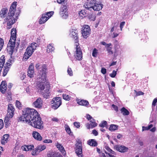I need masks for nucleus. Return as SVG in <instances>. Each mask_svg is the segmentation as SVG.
<instances>
[{
	"instance_id": "64",
	"label": "nucleus",
	"mask_w": 157,
	"mask_h": 157,
	"mask_svg": "<svg viewBox=\"0 0 157 157\" xmlns=\"http://www.w3.org/2000/svg\"><path fill=\"white\" fill-rule=\"evenodd\" d=\"M93 117L89 114H87L86 115V118L88 120L90 121L91 119H92Z\"/></svg>"
},
{
	"instance_id": "25",
	"label": "nucleus",
	"mask_w": 157,
	"mask_h": 157,
	"mask_svg": "<svg viewBox=\"0 0 157 157\" xmlns=\"http://www.w3.org/2000/svg\"><path fill=\"white\" fill-rule=\"evenodd\" d=\"M41 149V145H38L36 147L35 150H33L32 151V154L33 155H37L40 152L42 151Z\"/></svg>"
},
{
	"instance_id": "30",
	"label": "nucleus",
	"mask_w": 157,
	"mask_h": 157,
	"mask_svg": "<svg viewBox=\"0 0 157 157\" xmlns=\"http://www.w3.org/2000/svg\"><path fill=\"white\" fill-rule=\"evenodd\" d=\"M96 14L94 13H92L89 14L87 16L88 18L91 21H94L96 18Z\"/></svg>"
},
{
	"instance_id": "2",
	"label": "nucleus",
	"mask_w": 157,
	"mask_h": 157,
	"mask_svg": "<svg viewBox=\"0 0 157 157\" xmlns=\"http://www.w3.org/2000/svg\"><path fill=\"white\" fill-rule=\"evenodd\" d=\"M23 113L19 119L20 121H25L26 123L30 121V120L38 114V112L34 109L26 108L23 111Z\"/></svg>"
},
{
	"instance_id": "21",
	"label": "nucleus",
	"mask_w": 157,
	"mask_h": 157,
	"mask_svg": "<svg viewBox=\"0 0 157 157\" xmlns=\"http://www.w3.org/2000/svg\"><path fill=\"white\" fill-rule=\"evenodd\" d=\"M57 148L62 153L63 155H66V152L63 146L58 142H57L56 145Z\"/></svg>"
},
{
	"instance_id": "17",
	"label": "nucleus",
	"mask_w": 157,
	"mask_h": 157,
	"mask_svg": "<svg viewBox=\"0 0 157 157\" xmlns=\"http://www.w3.org/2000/svg\"><path fill=\"white\" fill-rule=\"evenodd\" d=\"M11 62L10 61L9 63L6 62L5 64V66L4 67L3 71L2 76L3 77L6 76L7 73L8 72L11 66L10 63Z\"/></svg>"
},
{
	"instance_id": "39",
	"label": "nucleus",
	"mask_w": 157,
	"mask_h": 157,
	"mask_svg": "<svg viewBox=\"0 0 157 157\" xmlns=\"http://www.w3.org/2000/svg\"><path fill=\"white\" fill-rule=\"evenodd\" d=\"M26 52H27V53H30V55H31V56L32 55L33 52H34L33 50V49H31V48L29 47L27 48L26 50Z\"/></svg>"
},
{
	"instance_id": "35",
	"label": "nucleus",
	"mask_w": 157,
	"mask_h": 157,
	"mask_svg": "<svg viewBox=\"0 0 157 157\" xmlns=\"http://www.w3.org/2000/svg\"><path fill=\"white\" fill-rule=\"evenodd\" d=\"M30 55V53H27V52H26L25 51L24 55V56L23 57V59L24 60H27L31 56V55Z\"/></svg>"
},
{
	"instance_id": "26",
	"label": "nucleus",
	"mask_w": 157,
	"mask_h": 157,
	"mask_svg": "<svg viewBox=\"0 0 157 157\" xmlns=\"http://www.w3.org/2000/svg\"><path fill=\"white\" fill-rule=\"evenodd\" d=\"M77 102L79 105L84 106H87L89 105V102L83 99L77 100Z\"/></svg>"
},
{
	"instance_id": "9",
	"label": "nucleus",
	"mask_w": 157,
	"mask_h": 157,
	"mask_svg": "<svg viewBox=\"0 0 157 157\" xmlns=\"http://www.w3.org/2000/svg\"><path fill=\"white\" fill-rule=\"evenodd\" d=\"M81 30L82 36L85 38H86L90 34V26L88 25H84Z\"/></svg>"
},
{
	"instance_id": "47",
	"label": "nucleus",
	"mask_w": 157,
	"mask_h": 157,
	"mask_svg": "<svg viewBox=\"0 0 157 157\" xmlns=\"http://www.w3.org/2000/svg\"><path fill=\"white\" fill-rule=\"evenodd\" d=\"M105 149L109 152L113 154H115V152L113 151L111 149L110 147L108 146H105Z\"/></svg>"
},
{
	"instance_id": "16",
	"label": "nucleus",
	"mask_w": 157,
	"mask_h": 157,
	"mask_svg": "<svg viewBox=\"0 0 157 157\" xmlns=\"http://www.w3.org/2000/svg\"><path fill=\"white\" fill-rule=\"evenodd\" d=\"M50 86V85H46V89L44 90V92H43V97L46 98H48L51 95V94L49 91Z\"/></svg>"
},
{
	"instance_id": "4",
	"label": "nucleus",
	"mask_w": 157,
	"mask_h": 157,
	"mask_svg": "<svg viewBox=\"0 0 157 157\" xmlns=\"http://www.w3.org/2000/svg\"><path fill=\"white\" fill-rule=\"evenodd\" d=\"M27 123L36 128L41 129L43 128V122L41 120L39 114L37 115V116L31 120L30 121L28 122Z\"/></svg>"
},
{
	"instance_id": "27",
	"label": "nucleus",
	"mask_w": 157,
	"mask_h": 157,
	"mask_svg": "<svg viewBox=\"0 0 157 157\" xmlns=\"http://www.w3.org/2000/svg\"><path fill=\"white\" fill-rule=\"evenodd\" d=\"M87 144L92 147H96L98 145V143L94 139H90L87 141Z\"/></svg>"
},
{
	"instance_id": "36",
	"label": "nucleus",
	"mask_w": 157,
	"mask_h": 157,
	"mask_svg": "<svg viewBox=\"0 0 157 157\" xmlns=\"http://www.w3.org/2000/svg\"><path fill=\"white\" fill-rule=\"evenodd\" d=\"M54 13V12L53 11H51L45 13L44 14H45V16H46L49 19L52 16Z\"/></svg>"
},
{
	"instance_id": "10",
	"label": "nucleus",
	"mask_w": 157,
	"mask_h": 157,
	"mask_svg": "<svg viewBox=\"0 0 157 157\" xmlns=\"http://www.w3.org/2000/svg\"><path fill=\"white\" fill-rule=\"evenodd\" d=\"M15 109L12 104H9L8 105L7 113L6 116L9 117H12L14 114Z\"/></svg>"
},
{
	"instance_id": "43",
	"label": "nucleus",
	"mask_w": 157,
	"mask_h": 157,
	"mask_svg": "<svg viewBox=\"0 0 157 157\" xmlns=\"http://www.w3.org/2000/svg\"><path fill=\"white\" fill-rule=\"evenodd\" d=\"M37 45V44L36 43H33L29 47L33 49V50L34 51L36 49Z\"/></svg>"
},
{
	"instance_id": "54",
	"label": "nucleus",
	"mask_w": 157,
	"mask_h": 157,
	"mask_svg": "<svg viewBox=\"0 0 157 157\" xmlns=\"http://www.w3.org/2000/svg\"><path fill=\"white\" fill-rule=\"evenodd\" d=\"M4 126L3 121L2 119H0V130Z\"/></svg>"
},
{
	"instance_id": "8",
	"label": "nucleus",
	"mask_w": 157,
	"mask_h": 157,
	"mask_svg": "<svg viewBox=\"0 0 157 157\" xmlns=\"http://www.w3.org/2000/svg\"><path fill=\"white\" fill-rule=\"evenodd\" d=\"M70 35L71 37L74 40L75 44H79V37L77 30L73 29H71L70 31Z\"/></svg>"
},
{
	"instance_id": "41",
	"label": "nucleus",
	"mask_w": 157,
	"mask_h": 157,
	"mask_svg": "<svg viewBox=\"0 0 157 157\" xmlns=\"http://www.w3.org/2000/svg\"><path fill=\"white\" fill-rule=\"evenodd\" d=\"M15 105L16 107L19 109H21L22 107V105L21 103L19 101H16Z\"/></svg>"
},
{
	"instance_id": "28",
	"label": "nucleus",
	"mask_w": 157,
	"mask_h": 157,
	"mask_svg": "<svg viewBox=\"0 0 157 157\" xmlns=\"http://www.w3.org/2000/svg\"><path fill=\"white\" fill-rule=\"evenodd\" d=\"M112 44L111 43L107 44V46H106V50L108 53L109 54L112 55L113 53V51H112Z\"/></svg>"
},
{
	"instance_id": "48",
	"label": "nucleus",
	"mask_w": 157,
	"mask_h": 157,
	"mask_svg": "<svg viewBox=\"0 0 157 157\" xmlns=\"http://www.w3.org/2000/svg\"><path fill=\"white\" fill-rule=\"evenodd\" d=\"M63 99L69 101L71 97L68 95L63 94Z\"/></svg>"
},
{
	"instance_id": "55",
	"label": "nucleus",
	"mask_w": 157,
	"mask_h": 157,
	"mask_svg": "<svg viewBox=\"0 0 157 157\" xmlns=\"http://www.w3.org/2000/svg\"><path fill=\"white\" fill-rule=\"evenodd\" d=\"M125 24V22L124 21H123L120 24V28L121 29V31L122 30V29L123 27L124 26Z\"/></svg>"
},
{
	"instance_id": "59",
	"label": "nucleus",
	"mask_w": 157,
	"mask_h": 157,
	"mask_svg": "<svg viewBox=\"0 0 157 157\" xmlns=\"http://www.w3.org/2000/svg\"><path fill=\"white\" fill-rule=\"evenodd\" d=\"M92 133L95 136H97L98 135V132L95 129H94L93 130Z\"/></svg>"
},
{
	"instance_id": "56",
	"label": "nucleus",
	"mask_w": 157,
	"mask_h": 157,
	"mask_svg": "<svg viewBox=\"0 0 157 157\" xmlns=\"http://www.w3.org/2000/svg\"><path fill=\"white\" fill-rule=\"evenodd\" d=\"M157 102V98H155L152 103V106L155 107L156 105V103Z\"/></svg>"
},
{
	"instance_id": "12",
	"label": "nucleus",
	"mask_w": 157,
	"mask_h": 157,
	"mask_svg": "<svg viewBox=\"0 0 157 157\" xmlns=\"http://www.w3.org/2000/svg\"><path fill=\"white\" fill-rule=\"evenodd\" d=\"M93 10L94 11H99L101 10L103 7V5L101 3L97 2L96 0H93Z\"/></svg>"
},
{
	"instance_id": "40",
	"label": "nucleus",
	"mask_w": 157,
	"mask_h": 157,
	"mask_svg": "<svg viewBox=\"0 0 157 157\" xmlns=\"http://www.w3.org/2000/svg\"><path fill=\"white\" fill-rule=\"evenodd\" d=\"M98 53V50L96 48H94L93 51L92 53V56L94 57H96L97 56V54Z\"/></svg>"
},
{
	"instance_id": "33",
	"label": "nucleus",
	"mask_w": 157,
	"mask_h": 157,
	"mask_svg": "<svg viewBox=\"0 0 157 157\" xmlns=\"http://www.w3.org/2000/svg\"><path fill=\"white\" fill-rule=\"evenodd\" d=\"M118 129V126L117 125L112 124H111L109 128L110 131H113L117 130Z\"/></svg>"
},
{
	"instance_id": "49",
	"label": "nucleus",
	"mask_w": 157,
	"mask_h": 157,
	"mask_svg": "<svg viewBox=\"0 0 157 157\" xmlns=\"http://www.w3.org/2000/svg\"><path fill=\"white\" fill-rule=\"evenodd\" d=\"M117 71L113 70L112 73L110 74V76L112 78H114L117 75Z\"/></svg>"
},
{
	"instance_id": "23",
	"label": "nucleus",
	"mask_w": 157,
	"mask_h": 157,
	"mask_svg": "<svg viewBox=\"0 0 157 157\" xmlns=\"http://www.w3.org/2000/svg\"><path fill=\"white\" fill-rule=\"evenodd\" d=\"M48 157H63L59 153L55 152H51L47 155Z\"/></svg>"
},
{
	"instance_id": "57",
	"label": "nucleus",
	"mask_w": 157,
	"mask_h": 157,
	"mask_svg": "<svg viewBox=\"0 0 157 157\" xmlns=\"http://www.w3.org/2000/svg\"><path fill=\"white\" fill-rule=\"evenodd\" d=\"M112 106L115 111H116L117 112L118 111V108L117 106L115 105L114 104H112Z\"/></svg>"
},
{
	"instance_id": "18",
	"label": "nucleus",
	"mask_w": 157,
	"mask_h": 157,
	"mask_svg": "<svg viewBox=\"0 0 157 157\" xmlns=\"http://www.w3.org/2000/svg\"><path fill=\"white\" fill-rule=\"evenodd\" d=\"M34 65L33 63H31L29 67L28 75L30 78H32L34 76Z\"/></svg>"
},
{
	"instance_id": "46",
	"label": "nucleus",
	"mask_w": 157,
	"mask_h": 157,
	"mask_svg": "<svg viewBox=\"0 0 157 157\" xmlns=\"http://www.w3.org/2000/svg\"><path fill=\"white\" fill-rule=\"evenodd\" d=\"M65 130L67 132L69 135H72V133L71 132V130L68 126L66 127Z\"/></svg>"
},
{
	"instance_id": "29",
	"label": "nucleus",
	"mask_w": 157,
	"mask_h": 157,
	"mask_svg": "<svg viewBox=\"0 0 157 157\" xmlns=\"http://www.w3.org/2000/svg\"><path fill=\"white\" fill-rule=\"evenodd\" d=\"M9 135L6 134L3 135L2 140L1 142L2 144H5L6 143L8 140Z\"/></svg>"
},
{
	"instance_id": "38",
	"label": "nucleus",
	"mask_w": 157,
	"mask_h": 157,
	"mask_svg": "<svg viewBox=\"0 0 157 157\" xmlns=\"http://www.w3.org/2000/svg\"><path fill=\"white\" fill-rule=\"evenodd\" d=\"M90 121L92 124L93 127H95L97 125V124L96 123L95 120L93 118L90 120Z\"/></svg>"
},
{
	"instance_id": "63",
	"label": "nucleus",
	"mask_w": 157,
	"mask_h": 157,
	"mask_svg": "<svg viewBox=\"0 0 157 157\" xmlns=\"http://www.w3.org/2000/svg\"><path fill=\"white\" fill-rule=\"evenodd\" d=\"M13 86V84L11 83H10L8 84L7 90H11V89L12 88Z\"/></svg>"
},
{
	"instance_id": "20",
	"label": "nucleus",
	"mask_w": 157,
	"mask_h": 157,
	"mask_svg": "<svg viewBox=\"0 0 157 157\" xmlns=\"http://www.w3.org/2000/svg\"><path fill=\"white\" fill-rule=\"evenodd\" d=\"M32 136L35 140L40 141L42 139V137L40 134L36 131H33L32 132Z\"/></svg>"
},
{
	"instance_id": "45",
	"label": "nucleus",
	"mask_w": 157,
	"mask_h": 157,
	"mask_svg": "<svg viewBox=\"0 0 157 157\" xmlns=\"http://www.w3.org/2000/svg\"><path fill=\"white\" fill-rule=\"evenodd\" d=\"M107 125V122L106 121H102L99 124V126L104 128L105 127H106Z\"/></svg>"
},
{
	"instance_id": "3",
	"label": "nucleus",
	"mask_w": 157,
	"mask_h": 157,
	"mask_svg": "<svg viewBox=\"0 0 157 157\" xmlns=\"http://www.w3.org/2000/svg\"><path fill=\"white\" fill-rule=\"evenodd\" d=\"M11 36L7 44V51L8 53L12 57L13 53L15 46V41L16 38L17 30L15 28H12L11 31Z\"/></svg>"
},
{
	"instance_id": "14",
	"label": "nucleus",
	"mask_w": 157,
	"mask_h": 157,
	"mask_svg": "<svg viewBox=\"0 0 157 157\" xmlns=\"http://www.w3.org/2000/svg\"><path fill=\"white\" fill-rule=\"evenodd\" d=\"M7 90L6 82L5 81H2L0 85V90L2 94H4Z\"/></svg>"
},
{
	"instance_id": "51",
	"label": "nucleus",
	"mask_w": 157,
	"mask_h": 157,
	"mask_svg": "<svg viewBox=\"0 0 157 157\" xmlns=\"http://www.w3.org/2000/svg\"><path fill=\"white\" fill-rule=\"evenodd\" d=\"M67 72L68 74L70 75V76H72L73 74V72L72 70H71V68L69 67L67 69Z\"/></svg>"
},
{
	"instance_id": "37",
	"label": "nucleus",
	"mask_w": 157,
	"mask_h": 157,
	"mask_svg": "<svg viewBox=\"0 0 157 157\" xmlns=\"http://www.w3.org/2000/svg\"><path fill=\"white\" fill-rule=\"evenodd\" d=\"M153 126V125L152 124H151L149 125L147 127H145L143 126L142 127V131H143L145 130H148L149 129H151Z\"/></svg>"
},
{
	"instance_id": "62",
	"label": "nucleus",
	"mask_w": 157,
	"mask_h": 157,
	"mask_svg": "<svg viewBox=\"0 0 157 157\" xmlns=\"http://www.w3.org/2000/svg\"><path fill=\"white\" fill-rule=\"evenodd\" d=\"M101 72L103 74H105L106 72V70L104 68H102L101 70Z\"/></svg>"
},
{
	"instance_id": "31",
	"label": "nucleus",
	"mask_w": 157,
	"mask_h": 157,
	"mask_svg": "<svg viewBox=\"0 0 157 157\" xmlns=\"http://www.w3.org/2000/svg\"><path fill=\"white\" fill-rule=\"evenodd\" d=\"M12 118V117H8L7 116H6L5 117L4 122L5 123V126L7 128L10 124V119Z\"/></svg>"
},
{
	"instance_id": "52",
	"label": "nucleus",
	"mask_w": 157,
	"mask_h": 157,
	"mask_svg": "<svg viewBox=\"0 0 157 157\" xmlns=\"http://www.w3.org/2000/svg\"><path fill=\"white\" fill-rule=\"evenodd\" d=\"M27 149L28 151L31 150L34 148V145H27Z\"/></svg>"
},
{
	"instance_id": "15",
	"label": "nucleus",
	"mask_w": 157,
	"mask_h": 157,
	"mask_svg": "<svg viewBox=\"0 0 157 157\" xmlns=\"http://www.w3.org/2000/svg\"><path fill=\"white\" fill-rule=\"evenodd\" d=\"M115 147L117 151L122 153L126 152L128 150V147L123 145H116Z\"/></svg>"
},
{
	"instance_id": "24",
	"label": "nucleus",
	"mask_w": 157,
	"mask_h": 157,
	"mask_svg": "<svg viewBox=\"0 0 157 157\" xmlns=\"http://www.w3.org/2000/svg\"><path fill=\"white\" fill-rule=\"evenodd\" d=\"M93 0H91L90 2H88L85 3L84 6L85 8L88 10L91 11L93 7Z\"/></svg>"
},
{
	"instance_id": "58",
	"label": "nucleus",
	"mask_w": 157,
	"mask_h": 157,
	"mask_svg": "<svg viewBox=\"0 0 157 157\" xmlns=\"http://www.w3.org/2000/svg\"><path fill=\"white\" fill-rule=\"evenodd\" d=\"M44 143H52V141L51 140L48 139L44 140L43 141Z\"/></svg>"
},
{
	"instance_id": "1",
	"label": "nucleus",
	"mask_w": 157,
	"mask_h": 157,
	"mask_svg": "<svg viewBox=\"0 0 157 157\" xmlns=\"http://www.w3.org/2000/svg\"><path fill=\"white\" fill-rule=\"evenodd\" d=\"M17 2H14L11 4L7 16L6 15L8 12V10L6 8H2L0 12V17L1 18H5L3 24L6 23V29H9L12 28V25L14 24L18 18L19 13H16Z\"/></svg>"
},
{
	"instance_id": "19",
	"label": "nucleus",
	"mask_w": 157,
	"mask_h": 157,
	"mask_svg": "<svg viewBox=\"0 0 157 157\" xmlns=\"http://www.w3.org/2000/svg\"><path fill=\"white\" fill-rule=\"evenodd\" d=\"M46 85H49L48 84H47L46 83L42 82H39L37 86V88L39 90H40V91L45 90L46 89Z\"/></svg>"
},
{
	"instance_id": "53",
	"label": "nucleus",
	"mask_w": 157,
	"mask_h": 157,
	"mask_svg": "<svg viewBox=\"0 0 157 157\" xmlns=\"http://www.w3.org/2000/svg\"><path fill=\"white\" fill-rule=\"evenodd\" d=\"M74 125L77 128H78L80 127V123L78 122H75L74 123Z\"/></svg>"
},
{
	"instance_id": "6",
	"label": "nucleus",
	"mask_w": 157,
	"mask_h": 157,
	"mask_svg": "<svg viewBox=\"0 0 157 157\" xmlns=\"http://www.w3.org/2000/svg\"><path fill=\"white\" fill-rule=\"evenodd\" d=\"M75 152L78 157H84L82 154V144L81 141H78L75 144Z\"/></svg>"
},
{
	"instance_id": "44",
	"label": "nucleus",
	"mask_w": 157,
	"mask_h": 157,
	"mask_svg": "<svg viewBox=\"0 0 157 157\" xmlns=\"http://www.w3.org/2000/svg\"><path fill=\"white\" fill-rule=\"evenodd\" d=\"M47 70L46 66L44 64L43 65L41 71H42V75H46V71Z\"/></svg>"
},
{
	"instance_id": "50",
	"label": "nucleus",
	"mask_w": 157,
	"mask_h": 157,
	"mask_svg": "<svg viewBox=\"0 0 157 157\" xmlns=\"http://www.w3.org/2000/svg\"><path fill=\"white\" fill-rule=\"evenodd\" d=\"M86 126L88 129H89L90 128H94L93 127V126L91 123L89 124L88 123H87L86 124Z\"/></svg>"
},
{
	"instance_id": "42",
	"label": "nucleus",
	"mask_w": 157,
	"mask_h": 157,
	"mask_svg": "<svg viewBox=\"0 0 157 157\" xmlns=\"http://www.w3.org/2000/svg\"><path fill=\"white\" fill-rule=\"evenodd\" d=\"M4 44V40L1 38H0V51L2 49Z\"/></svg>"
},
{
	"instance_id": "7",
	"label": "nucleus",
	"mask_w": 157,
	"mask_h": 157,
	"mask_svg": "<svg viewBox=\"0 0 157 157\" xmlns=\"http://www.w3.org/2000/svg\"><path fill=\"white\" fill-rule=\"evenodd\" d=\"M52 108L54 109H57L61 104L62 102L59 97H56L53 98L51 101Z\"/></svg>"
},
{
	"instance_id": "22",
	"label": "nucleus",
	"mask_w": 157,
	"mask_h": 157,
	"mask_svg": "<svg viewBox=\"0 0 157 157\" xmlns=\"http://www.w3.org/2000/svg\"><path fill=\"white\" fill-rule=\"evenodd\" d=\"M49 19L45 16V14L43 13L41 15V17L39 21V23L40 24H43L44 23Z\"/></svg>"
},
{
	"instance_id": "13",
	"label": "nucleus",
	"mask_w": 157,
	"mask_h": 157,
	"mask_svg": "<svg viewBox=\"0 0 157 157\" xmlns=\"http://www.w3.org/2000/svg\"><path fill=\"white\" fill-rule=\"evenodd\" d=\"M43 104V101L41 98L39 97L33 103V105L34 107L40 109L42 108Z\"/></svg>"
},
{
	"instance_id": "60",
	"label": "nucleus",
	"mask_w": 157,
	"mask_h": 157,
	"mask_svg": "<svg viewBox=\"0 0 157 157\" xmlns=\"http://www.w3.org/2000/svg\"><path fill=\"white\" fill-rule=\"evenodd\" d=\"M134 91L136 93L137 95H143L144 94V93L141 91H139L138 92H137L136 90H134Z\"/></svg>"
},
{
	"instance_id": "61",
	"label": "nucleus",
	"mask_w": 157,
	"mask_h": 157,
	"mask_svg": "<svg viewBox=\"0 0 157 157\" xmlns=\"http://www.w3.org/2000/svg\"><path fill=\"white\" fill-rule=\"evenodd\" d=\"M21 149L23 151H28V149H27V145H24L21 147Z\"/></svg>"
},
{
	"instance_id": "11",
	"label": "nucleus",
	"mask_w": 157,
	"mask_h": 157,
	"mask_svg": "<svg viewBox=\"0 0 157 157\" xmlns=\"http://www.w3.org/2000/svg\"><path fill=\"white\" fill-rule=\"evenodd\" d=\"M67 7L66 5H63L60 8V13L63 19H66L68 16V12L67 11Z\"/></svg>"
},
{
	"instance_id": "34",
	"label": "nucleus",
	"mask_w": 157,
	"mask_h": 157,
	"mask_svg": "<svg viewBox=\"0 0 157 157\" xmlns=\"http://www.w3.org/2000/svg\"><path fill=\"white\" fill-rule=\"evenodd\" d=\"M54 49V48L52 45V44H50L47 46V51L49 53L52 52Z\"/></svg>"
},
{
	"instance_id": "5",
	"label": "nucleus",
	"mask_w": 157,
	"mask_h": 157,
	"mask_svg": "<svg viewBox=\"0 0 157 157\" xmlns=\"http://www.w3.org/2000/svg\"><path fill=\"white\" fill-rule=\"evenodd\" d=\"M75 51L74 56L76 60L80 61L82 59V54L81 49L79 44H75Z\"/></svg>"
},
{
	"instance_id": "32",
	"label": "nucleus",
	"mask_w": 157,
	"mask_h": 157,
	"mask_svg": "<svg viewBox=\"0 0 157 157\" xmlns=\"http://www.w3.org/2000/svg\"><path fill=\"white\" fill-rule=\"evenodd\" d=\"M121 111L124 115H128L129 114L128 111L124 107L121 109Z\"/></svg>"
}]
</instances>
